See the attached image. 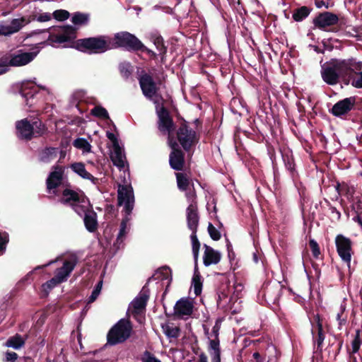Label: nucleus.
Wrapping results in <instances>:
<instances>
[{"instance_id":"f257e3e1","label":"nucleus","mask_w":362,"mask_h":362,"mask_svg":"<svg viewBox=\"0 0 362 362\" xmlns=\"http://www.w3.org/2000/svg\"><path fill=\"white\" fill-rule=\"evenodd\" d=\"M117 201L118 205L123 206V211L124 213V217L121 222L119 230L114 244L115 246L119 249L122 245L126 235L128 233V223L131 219L130 216L134 206V194L133 188L130 184L118 185Z\"/></svg>"},{"instance_id":"f03ea898","label":"nucleus","mask_w":362,"mask_h":362,"mask_svg":"<svg viewBox=\"0 0 362 362\" xmlns=\"http://www.w3.org/2000/svg\"><path fill=\"white\" fill-rule=\"evenodd\" d=\"M47 191L49 195L60 197L61 200L67 201L71 196L74 195V190L66 187V182L64 177L63 168L59 165L52 167L47 180Z\"/></svg>"},{"instance_id":"7ed1b4c3","label":"nucleus","mask_w":362,"mask_h":362,"mask_svg":"<svg viewBox=\"0 0 362 362\" xmlns=\"http://www.w3.org/2000/svg\"><path fill=\"white\" fill-rule=\"evenodd\" d=\"M77 45L81 51L90 54L103 53L114 48L111 38L104 35L79 40Z\"/></svg>"},{"instance_id":"20e7f679","label":"nucleus","mask_w":362,"mask_h":362,"mask_svg":"<svg viewBox=\"0 0 362 362\" xmlns=\"http://www.w3.org/2000/svg\"><path fill=\"white\" fill-rule=\"evenodd\" d=\"M37 88L47 95V98L45 100H49L52 93L47 87L37 84L34 81H25L21 83L19 92L21 97L24 99L26 105L29 107L35 105L36 104L35 98L38 95L42 94V93H40L37 90Z\"/></svg>"},{"instance_id":"39448f33","label":"nucleus","mask_w":362,"mask_h":362,"mask_svg":"<svg viewBox=\"0 0 362 362\" xmlns=\"http://www.w3.org/2000/svg\"><path fill=\"white\" fill-rule=\"evenodd\" d=\"M16 127L18 137L26 140H30L33 136H40L45 132V127L39 119L30 123L28 119H23L18 121Z\"/></svg>"},{"instance_id":"423d86ee","label":"nucleus","mask_w":362,"mask_h":362,"mask_svg":"<svg viewBox=\"0 0 362 362\" xmlns=\"http://www.w3.org/2000/svg\"><path fill=\"white\" fill-rule=\"evenodd\" d=\"M46 42H40L33 48L30 52H24L22 50H18L14 53L7 52L4 56V62L9 66H22L31 62L40 51L39 45H45Z\"/></svg>"},{"instance_id":"0eeeda50","label":"nucleus","mask_w":362,"mask_h":362,"mask_svg":"<svg viewBox=\"0 0 362 362\" xmlns=\"http://www.w3.org/2000/svg\"><path fill=\"white\" fill-rule=\"evenodd\" d=\"M115 44L118 47H122L128 50H141L146 52L151 57H155L156 54L152 50L146 47L143 43L134 35L128 32H122L115 34Z\"/></svg>"},{"instance_id":"6e6552de","label":"nucleus","mask_w":362,"mask_h":362,"mask_svg":"<svg viewBox=\"0 0 362 362\" xmlns=\"http://www.w3.org/2000/svg\"><path fill=\"white\" fill-rule=\"evenodd\" d=\"M132 325L130 322L122 319L119 320L109 331L107 339L110 345H115L126 341L130 336Z\"/></svg>"},{"instance_id":"1a4fd4ad","label":"nucleus","mask_w":362,"mask_h":362,"mask_svg":"<svg viewBox=\"0 0 362 362\" xmlns=\"http://www.w3.org/2000/svg\"><path fill=\"white\" fill-rule=\"evenodd\" d=\"M75 28L72 25L57 26L49 29V45L55 46L57 44L69 41L74 37Z\"/></svg>"},{"instance_id":"9d476101","label":"nucleus","mask_w":362,"mask_h":362,"mask_svg":"<svg viewBox=\"0 0 362 362\" xmlns=\"http://www.w3.org/2000/svg\"><path fill=\"white\" fill-rule=\"evenodd\" d=\"M334 243L339 257L350 269L352 255H354L352 241L344 235L339 234L336 236Z\"/></svg>"},{"instance_id":"9b49d317","label":"nucleus","mask_w":362,"mask_h":362,"mask_svg":"<svg viewBox=\"0 0 362 362\" xmlns=\"http://www.w3.org/2000/svg\"><path fill=\"white\" fill-rule=\"evenodd\" d=\"M74 195L71 196L67 201L61 200V203L71 206L73 210L80 216H84L88 211H90V204L83 194L75 191L72 192Z\"/></svg>"},{"instance_id":"f8f14e48","label":"nucleus","mask_w":362,"mask_h":362,"mask_svg":"<svg viewBox=\"0 0 362 362\" xmlns=\"http://www.w3.org/2000/svg\"><path fill=\"white\" fill-rule=\"evenodd\" d=\"M337 73L340 77H346L351 75L352 72L361 70L362 63L356 62L354 59H335L332 60Z\"/></svg>"},{"instance_id":"ddd939ff","label":"nucleus","mask_w":362,"mask_h":362,"mask_svg":"<svg viewBox=\"0 0 362 362\" xmlns=\"http://www.w3.org/2000/svg\"><path fill=\"white\" fill-rule=\"evenodd\" d=\"M139 82L144 96L156 103L157 88L152 76L144 73L139 76Z\"/></svg>"},{"instance_id":"4468645a","label":"nucleus","mask_w":362,"mask_h":362,"mask_svg":"<svg viewBox=\"0 0 362 362\" xmlns=\"http://www.w3.org/2000/svg\"><path fill=\"white\" fill-rule=\"evenodd\" d=\"M149 293L150 291L148 286V283H146L143 286L138 296L131 302L129 305V310H131V312L134 315H139L145 310L148 300L149 298Z\"/></svg>"},{"instance_id":"2eb2a0df","label":"nucleus","mask_w":362,"mask_h":362,"mask_svg":"<svg viewBox=\"0 0 362 362\" xmlns=\"http://www.w3.org/2000/svg\"><path fill=\"white\" fill-rule=\"evenodd\" d=\"M156 112L158 117V129L162 133L170 135L174 129V124L172 118L170 117L169 112L163 106H157ZM169 137L171 138L170 136H168V138Z\"/></svg>"},{"instance_id":"dca6fc26","label":"nucleus","mask_w":362,"mask_h":362,"mask_svg":"<svg viewBox=\"0 0 362 362\" xmlns=\"http://www.w3.org/2000/svg\"><path fill=\"white\" fill-rule=\"evenodd\" d=\"M168 144L172 149L169 158L170 165L175 170H180L184 165V155L179 149L177 143L172 138H168Z\"/></svg>"},{"instance_id":"f3484780","label":"nucleus","mask_w":362,"mask_h":362,"mask_svg":"<svg viewBox=\"0 0 362 362\" xmlns=\"http://www.w3.org/2000/svg\"><path fill=\"white\" fill-rule=\"evenodd\" d=\"M78 259L76 255L69 256L64 261L63 265L57 269L55 272L56 279H58V281H61L62 283L66 281L75 268Z\"/></svg>"},{"instance_id":"a211bd4d","label":"nucleus","mask_w":362,"mask_h":362,"mask_svg":"<svg viewBox=\"0 0 362 362\" xmlns=\"http://www.w3.org/2000/svg\"><path fill=\"white\" fill-rule=\"evenodd\" d=\"M195 135V132L185 124L180 127L177 133L178 141L185 151H188L193 144Z\"/></svg>"},{"instance_id":"6ab92c4d","label":"nucleus","mask_w":362,"mask_h":362,"mask_svg":"<svg viewBox=\"0 0 362 362\" xmlns=\"http://www.w3.org/2000/svg\"><path fill=\"white\" fill-rule=\"evenodd\" d=\"M311 333L314 344L317 345V349L321 351L325 340V332L323 331L322 323L319 315H316L314 317L313 320L311 321Z\"/></svg>"},{"instance_id":"aec40b11","label":"nucleus","mask_w":362,"mask_h":362,"mask_svg":"<svg viewBox=\"0 0 362 362\" xmlns=\"http://www.w3.org/2000/svg\"><path fill=\"white\" fill-rule=\"evenodd\" d=\"M321 76L323 81L331 86L337 84L340 78L332 61L322 66Z\"/></svg>"},{"instance_id":"412c9836","label":"nucleus","mask_w":362,"mask_h":362,"mask_svg":"<svg viewBox=\"0 0 362 362\" xmlns=\"http://www.w3.org/2000/svg\"><path fill=\"white\" fill-rule=\"evenodd\" d=\"M356 100L354 97L346 98L335 103L331 112L337 117H341L351 111L354 107Z\"/></svg>"},{"instance_id":"4be33fe9","label":"nucleus","mask_w":362,"mask_h":362,"mask_svg":"<svg viewBox=\"0 0 362 362\" xmlns=\"http://www.w3.org/2000/svg\"><path fill=\"white\" fill-rule=\"evenodd\" d=\"M339 18L336 14L330 12H325L317 16L313 21L314 25L321 29L335 25L338 23Z\"/></svg>"},{"instance_id":"5701e85b","label":"nucleus","mask_w":362,"mask_h":362,"mask_svg":"<svg viewBox=\"0 0 362 362\" xmlns=\"http://www.w3.org/2000/svg\"><path fill=\"white\" fill-rule=\"evenodd\" d=\"M110 158L113 164L120 170H124L127 162L124 150L119 144H115L112 146Z\"/></svg>"},{"instance_id":"b1692460","label":"nucleus","mask_w":362,"mask_h":362,"mask_svg":"<svg viewBox=\"0 0 362 362\" xmlns=\"http://www.w3.org/2000/svg\"><path fill=\"white\" fill-rule=\"evenodd\" d=\"M193 305L191 301L187 299L179 300L175 307L174 313L180 318H185L192 313Z\"/></svg>"},{"instance_id":"393cba45","label":"nucleus","mask_w":362,"mask_h":362,"mask_svg":"<svg viewBox=\"0 0 362 362\" xmlns=\"http://www.w3.org/2000/svg\"><path fill=\"white\" fill-rule=\"evenodd\" d=\"M24 25L23 19H13L9 23L0 25V35L4 36L11 35L20 30Z\"/></svg>"},{"instance_id":"a878e982","label":"nucleus","mask_w":362,"mask_h":362,"mask_svg":"<svg viewBox=\"0 0 362 362\" xmlns=\"http://www.w3.org/2000/svg\"><path fill=\"white\" fill-rule=\"evenodd\" d=\"M187 226L192 231H197L199 224V216L197 204H189L187 209Z\"/></svg>"},{"instance_id":"bb28decb","label":"nucleus","mask_w":362,"mask_h":362,"mask_svg":"<svg viewBox=\"0 0 362 362\" xmlns=\"http://www.w3.org/2000/svg\"><path fill=\"white\" fill-rule=\"evenodd\" d=\"M205 250L203 256L204 264L209 267L211 264H216L221 260V254L218 251L214 250L212 247L204 245Z\"/></svg>"},{"instance_id":"cd10ccee","label":"nucleus","mask_w":362,"mask_h":362,"mask_svg":"<svg viewBox=\"0 0 362 362\" xmlns=\"http://www.w3.org/2000/svg\"><path fill=\"white\" fill-rule=\"evenodd\" d=\"M71 170L76 173L78 175L83 179L90 180L93 184H96L98 179L93 177L90 173H88L85 165L82 163H74L71 165Z\"/></svg>"},{"instance_id":"c85d7f7f","label":"nucleus","mask_w":362,"mask_h":362,"mask_svg":"<svg viewBox=\"0 0 362 362\" xmlns=\"http://www.w3.org/2000/svg\"><path fill=\"white\" fill-rule=\"evenodd\" d=\"M59 152V149L58 148H45L40 153L39 160L42 163H49L56 159Z\"/></svg>"},{"instance_id":"c756f323","label":"nucleus","mask_w":362,"mask_h":362,"mask_svg":"<svg viewBox=\"0 0 362 362\" xmlns=\"http://www.w3.org/2000/svg\"><path fill=\"white\" fill-rule=\"evenodd\" d=\"M83 222L86 230L90 233L95 232L98 228L97 214L90 210L83 216Z\"/></svg>"},{"instance_id":"7c9ffc66","label":"nucleus","mask_w":362,"mask_h":362,"mask_svg":"<svg viewBox=\"0 0 362 362\" xmlns=\"http://www.w3.org/2000/svg\"><path fill=\"white\" fill-rule=\"evenodd\" d=\"M209 353L211 362H221L219 340L209 339Z\"/></svg>"},{"instance_id":"2f4dec72","label":"nucleus","mask_w":362,"mask_h":362,"mask_svg":"<svg viewBox=\"0 0 362 362\" xmlns=\"http://www.w3.org/2000/svg\"><path fill=\"white\" fill-rule=\"evenodd\" d=\"M163 333L168 338L177 339L180 334V328L173 323H166L162 325Z\"/></svg>"},{"instance_id":"473e14b6","label":"nucleus","mask_w":362,"mask_h":362,"mask_svg":"<svg viewBox=\"0 0 362 362\" xmlns=\"http://www.w3.org/2000/svg\"><path fill=\"white\" fill-rule=\"evenodd\" d=\"M24 344V339L18 334L9 337L5 343L6 346L13 348L14 349H19L23 347Z\"/></svg>"},{"instance_id":"72a5a7b5","label":"nucleus","mask_w":362,"mask_h":362,"mask_svg":"<svg viewBox=\"0 0 362 362\" xmlns=\"http://www.w3.org/2000/svg\"><path fill=\"white\" fill-rule=\"evenodd\" d=\"M176 177L177 187L180 190L185 191L189 188H193V182L187 178L186 175L179 173L176 174Z\"/></svg>"},{"instance_id":"f704fd0d","label":"nucleus","mask_w":362,"mask_h":362,"mask_svg":"<svg viewBox=\"0 0 362 362\" xmlns=\"http://www.w3.org/2000/svg\"><path fill=\"white\" fill-rule=\"evenodd\" d=\"M336 190L339 194L344 193L349 201L357 193L353 185H349L346 183H343L341 185L337 184Z\"/></svg>"},{"instance_id":"c9c22d12","label":"nucleus","mask_w":362,"mask_h":362,"mask_svg":"<svg viewBox=\"0 0 362 362\" xmlns=\"http://www.w3.org/2000/svg\"><path fill=\"white\" fill-rule=\"evenodd\" d=\"M311 8L303 6L293 11V18L296 22H300L305 19L310 13Z\"/></svg>"},{"instance_id":"e433bc0d","label":"nucleus","mask_w":362,"mask_h":362,"mask_svg":"<svg viewBox=\"0 0 362 362\" xmlns=\"http://www.w3.org/2000/svg\"><path fill=\"white\" fill-rule=\"evenodd\" d=\"M73 145L76 148L82 150L83 153H88L91 149L90 143L84 138H78L75 139Z\"/></svg>"},{"instance_id":"4c0bfd02","label":"nucleus","mask_w":362,"mask_h":362,"mask_svg":"<svg viewBox=\"0 0 362 362\" xmlns=\"http://www.w3.org/2000/svg\"><path fill=\"white\" fill-rule=\"evenodd\" d=\"M346 33L349 36L356 38L358 41H362V24L357 26L348 27Z\"/></svg>"},{"instance_id":"58836bf2","label":"nucleus","mask_w":362,"mask_h":362,"mask_svg":"<svg viewBox=\"0 0 362 362\" xmlns=\"http://www.w3.org/2000/svg\"><path fill=\"white\" fill-rule=\"evenodd\" d=\"M197 231H192V234L190 235L192 245V252L195 262L197 261L199 257V250L200 247L199 241L196 235Z\"/></svg>"},{"instance_id":"ea45409f","label":"nucleus","mask_w":362,"mask_h":362,"mask_svg":"<svg viewBox=\"0 0 362 362\" xmlns=\"http://www.w3.org/2000/svg\"><path fill=\"white\" fill-rule=\"evenodd\" d=\"M350 202L352 203L353 209L357 212L359 213L362 211V194L360 192H357L354 197H353Z\"/></svg>"},{"instance_id":"a19ab883","label":"nucleus","mask_w":362,"mask_h":362,"mask_svg":"<svg viewBox=\"0 0 362 362\" xmlns=\"http://www.w3.org/2000/svg\"><path fill=\"white\" fill-rule=\"evenodd\" d=\"M71 21L76 25H85L88 21V16L84 13H76L72 16Z\"/></svg>"},{"instance_id":"79ce46f5","label":"nucleus","mask_w":362,"mask_h":362,"mask_svg":"<svg viewBox=\"0 0 362 362\" xmlns=\"http://www.w3.org/2000/svg\"><path fill=\"white\" fill-rule=\"evenodd\" d=\"M91 114L101 119H110L109 114L107 110L102 106H95L91 110Z\"/></svg>"},{"instance_id":"37998d69","label":"nucleus","mask_w":362,"mask_h":362,"mask_svg":"<svg viewBox=\"0 0 362 362\" xmlns=\"http://www.w3.org/2000/svg\"><path fill=\"white\" fill-rule=\"evenodd\" d=\"M283 159L286 169L290 172L291 176L293 178H294L296 172L295 169V163L293 159L287 155H284Z\"/></svg>"},{"instance_id":"c03bdc74","label":"nucleus","mask_w":362,"mask_h":362,"mask_svg":"<svg viewBox=\"0 0 362 362\" xmlns=\"http://www.w3.org/2000/svg\"><path fill=\"white\" fill-rule=\"evenodd\" d=\"M345 306L341 305L340 306L339 311L337 315V321L338 322V329L339 330L342 329L343 327L346 323V317L344 315Z\"/></svg>"},{"instance_id":"a18cd8bd","label":"nucleus","mask_w":362,"mask_h":362,"mask_svg":"<svg viewBox=\"0 0 362 362\" xmlns=\"http://www.w3.org/2000/svg\"><path fill=\"white\" fill-rule=\"evenodd\" d=\"M102 287H103V280H100L95 285L90 296H89V298L88 299V303H91L97 299V298L98 297V296L100 293Z\"/></svg>"},{"instance_id":"49530a36","label":"nucleus","mask_w":362,"mask_h":362,"mask_svg":"<svg viewBox=\"0 0 362 362\" xmlns=\"http://www.w3.org/2000/svg\"><path fill=\"white\" fill-rule=\"evenodd\" d=\"M157 275L162 276V280H167L168 284H170L172 281L171 270L168 267H161L156 273Z\"/></svg>"},{"instance_id":"de8ad7c7","label":"nucleus","mask_w":362,"mask_h":362,"mask_svg":"<svg viewBox=\"0 0 362 362\" xmlns=\"http://www.w3.org/2000/svg\"><path fill=\"white\" fill-rule=\"evenodd\" d=\"M153 43L159 52V54L163 56L166 53V47L163 44V39L161 36H156L153 40Z\"/></svg>"},{"instance_id":"09e8293b","label":"nucleus","mask_w":362,"mask_h":362,"mask_svg":"<svg viewBox=\"0 0 362 362\" xmlns=\"http://www.w3.org/2000/svg\"><path fill=\"white\" fill-rule=\"evenodd\" d=\"M8 240V234L6 232H0V256L5 252Z\"/></svg>"},{"instance_id":"8fccbe9b","label":"nucleus","mask_w":362,"mask_h":362,"mask_svg":"<svg viewBox=\"0 0 362 362\" xmlns=\"http://www.w3.org/2000/svg\"><path fill=\"white\" fill-rule=\"evenodd\" d=\"M361 332L360 330H357L356 332L355 337L351 342L352 352L356 354L358 351L361 346Z\"/></svg>"},{"instance_id":"3c124183","label":"nucleus","mask_w":362,"mask_h":362,"mask_svg":"<svg viewBox=\"0 0 362 362\" xmlns=\"http://www.w3.org/2000/svg\"><path fill=\"white\" fill-rule=\"evenodd\" d=\"M119 69L121 74L125 78L129 77L132 73V66L128 62L121 63Z\"/></svg>"},{"instance_id":"603ef678","label":"nucleus","mask_w":362,"mask_h":362,"mask_svg":"<svg viewBox=\"0 0 362 362\" xmlns=\"http://www.w3.org/2000/svg\"><path fill=\"white\" fill-rule=\"evenodd\" d=\"M309 246L310 247L313 257L315 259H318L320 255V250L317 241L315 240L314 239H310L309 240Z\"/></svg>"},{"instance_id":"864d4df0","label":"nucleus","mask_w":362,"mask_h":362,"mask_svg":"<svg viewBox=\"0 0 362 362\" xmlns=\"http://www.w3.org/2000/svg\"><path fill=\"white\" fill-rule=\"evenodd\" d=\"M193 288L196 296H199L202 292V283L200 281L199 275H194L193 279Z\"/></svg>"},{"instance_id":"5fc2aeb1","label":"nucleus","mask_w":362,"mask_h":362,"mask_svg":"<svg viewBox=\"0 0 362 362\" xmlns=\"http://www.w3.org/2000/svg\"><path fill=\"white\" fill-rule=\"evenodd\" d=\"M61 281H58V279H56V276H54L50 280L47 281L42 285L43 290L46 292L49 291L54 287H55L59 284H61Z\"/></svg>"},{"instance_id":"6e6d98bb","label":"nucleus","mask_w":362,"mask_h":362,"mask_svg":"<svg viewBox=\"0 0 362 362\" xmlns=\"http://www.w3.org/2000/svg\"><path fill=\"white\" fill-rule=\"evenodd\" d=\"M351 83L355 88H362V71L356 73L353 76Z\"/></svg>"},{"instance_id":"4d7b16f0","label":"nucleus","mask_w":362,"mask_h":362,"mask_svg":"<svg viewBox=\"0 0 362 362\" xmlns=\"http://www.w3.org/2000/svg\"><path fill=\"white\" fill-rule=\"evenodd\" d=\"M52 16L58 21H64L69 16V13L66 10H57L52 13Z\"/></svg>"},{"instance_id":"13d9d810","label":"nucleus","mask_w":362,"mask_h":362,"mask_svg":"<svg viewBox=\"0 0 362 362\" xmlns=\"http://www.w3.org/2000/svg\"><path fill=\"white\" fill-rule=\"evenodd\" d=\"M141 362H161L153 354L148 351H145L141 357Z\"/></svg>"},{"instance_id":"bf43d9fd","label":"nucleus","mask_w":362,"mask_h":362,"mask_svg":"<svg viewBox=\"0 0 362 362\" xmlns=\"http://www.w3.org/2000/svg\"><path fill=\"white\" fill-rule=\"evenodd\" d=\"M186 191V197H187V200L189 203V204H197V202H196V193L194 192V187L193 188H189L187 190H185Z\"/></svg>"},{"instance_id":"052dcab7","label":"nucleus","mask_w":362,"mask_h":362,"mask_svg":"<svg viewBox=\"0 0 362 362\" xmlns=\"http://www.w3.org/2000/svg\"><path fill=\"white\" fill-rule=\"evenodd\" d=\"M208 232L214 240H218L221 238L220 233L211 223L208 226Z\"/></svg>"},{"instance_id":"680f3d73","label":"nucleus","mask_w":362,"mask_h":362,"mask_svg":"<svg viewBox=\"0 0 362 362\" xmlns=\"http://www.w3.org/2000/svg\"><path fill=\"white\" fill-rule=\"evenodd\" d=\"M52 14L50 13H42L37 16V20L39 22H47L52 19Z\"/></svg>"},{"instance_id":"e2e57ef3","label":"nucleus","mask_w":362,"mask_h":362,"mask_svg":"<svg viewBox=\"0 0 362 362\" xmlns=\"http://www.w3.org/2000/svg\"><path fill=\"white\" fill-rule=\"evenodd\" d=\"M4 57L2 56L0 58V76L8 71V66L7 63L4 62Z\"/></svg>"},{"instance_id":"0e129e2a","label":"nucleus","mask_w":362,"mask_h":362,"mask_svg":"<svg viewBox=\"0 0 362 362\" xmlns=\"http://www.w3.org/2000/svg\"><path fill=\"white\" fill-rule=\"evenodd\" d=\"M18 358V354L15 352L7 351L6 353V359L8 362H15Z\"/></svg>"},{"instance_id":"69168bd1","label":"nucleus","mask_w":362,"mask_h":362,"mask_svg":"<svg viewBox=\"0 0 362 362\" xmlns=\"http://www.w3.org/2000/svg\"><path fill=\"white\" fill-rule=\"evenodd\" d=\"M106 136L112 141V146H114V145L115 144H119L118 140L113 133L110 132H107Z\"/></svg>"},{"instance_id":"338daca9","label":"nucleus","mask_w":362,"mask_h":362,"mask_svg":"<svg viewBox=\"0 0 362 362\" xmlns=\"http://www.w3.org/2000/svg\"><path fill=\"white\" fill-rule=\"evenodd\" d=\"M315 4L318 8H321L322 7L327 8L329 7L328 2H325L324 0H315Z\"/></svg>"},{"instance_id":"774afa93","label":"nucleus","mask_w":362,"mask_h":362,"mask_svg":"<svg viewBox=\"0 0 362 362\" xmlns=\"http://www.w3.org/2000/svg\"><path fill=\"white\" fill-rule=\"evenodd\" d=\"M329 210L331 214H334L337 219H339L341 217V213L337 209L336 207L333 206H329Z\"/></svg>"}]
</instances>
